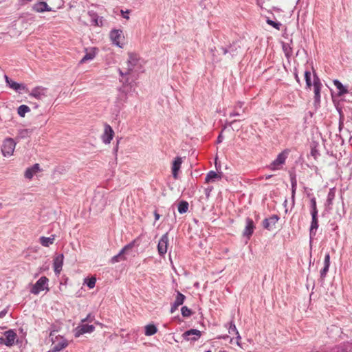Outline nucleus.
Segmentation results:
<instances>
[{"instance_id":"obj_1","label":"nucleus","mask_w":352,"mask_h":352,"mask_svg":"<svg viewBox=\"0 0 352 352\" xmlns=\"http://www.w3.org/2000/svg\"><path fill=\"white\" fill-rule=\"evenodd\" d=\"M142 60H140L138 55L135 53H129V59L126 62L127 71L126 74H131L133 72H142Z\"/></svg>"},{"instance_id":"obj_2","label":"nucleus","mask_w":352,"mask_h":352,"mask_svg":"<svg viewBox=\"0 0 352 352\" xmlns=\"http://www.w3.org/2000/svg\"><path fill=\"white\" fill-rule=\"evenodd\" d=\"M54 331H52L50 334V338L52 342V349L54 352H59L63 349H65L69 343L68 341L62 336H58L54 338Z\"/></svg>"},{"instance_id":"obj_3","label":"nucleus","mask_w":352,"mask_h":352,"mask_svg":"<svg viewBox=\"0 0 352 352\" xmlns=\"http://www.w3.org/2000/svg\"><path fill=\"white\" fill-rule=\"evenodd\" d=\"M49 279L46 276L41 277L36 283L31 288V293L35 295L38 294L41 292L46 289L49 290L48 288Z\"/></svg>"},{"instance_id":"obj_4","label":"nucleus","mask_w":352,"mask_h":352,"mask_svg":"<svg viewBox=\"0 0 352 352\" xmlns=\"http://www.w3.org/2000/svg\"><path fill=\"white\" fill-rule=\"evenodd\" d=\"M16 146L14 139L8 138L4 140L1 146V152L4 157H10L13 154Z\"/></svg>"},{"instance_id":"obj_5","label":"nucleus","mask_w":352,"mask_h":352,"mask_svg":"<svg viewBox=\"0 0 352 352\" xmlns=\"http://www.w3.org/2000/svg\"><path fill=\"white\" fill-rule=\"evenodd\" d=\"M287 155L288 152L287 151H284L279 153L277 157L270 164L269 168L272 170H279L280 166L285 164Z\"/></svg>"},{"instance_id":"obj_6","label":"nucleus","mask_w":352,"mask_h":352,"mask_svg":"<svg viewBox=\"0 0 352 352\" xmlns=\"http://www.w3.org/2000/svg\"><path fill=\"white\" fill-rule=\"evenodd\" d=\"M16 334L13 330H8L4 333V336L0 337V344L11 346L14 344Z\"/></svg>"},{"instance_id":"obj_7","label":"nucleus","mask_w":352,"mask_h":352,"mask_svg":"<svg viewBox=\"0 0 352 352\" xmlns=\"http://www.w3.org/2000/svg\"><path fill=\"white\" fill-rule=\"evenodd\" d=\"M314 104L315 105L319 104L320 102V91L322 87V84L320 82V78L316 75H314Z\"/></svg>"},{"instance_id":"obj_8","label":"nucleus","mask_w":352,"mask_h":352,"mask_svg":"<svg viewBox=\"0 0 352 352\" xmlns=\"http://www.w3.org/2000/svg\"><path fill=\"white\" fill-rule=\"evenodd\" d=\"M168 244V235L166 233L160 238L157 244V251L160 256H164L166 252Z\"/></svg>"},{"instance_id":"obj_9","label":"nucleus","mask_w":352,"mask_h":352,"mask_svg":"<svg viewBox=\"0 0 352 352\" xmlns=\"http://www.w3.org/2000/svg\"><path fill=\"white\" fill-rule=\"evenodd\" d=\"M201 336L200 331L197 329H190L182 334V337L187 341L195 342L198 340Z\"/></svg>"},{"instance_id":"obj_10","label":"nucleus","mask_w":352,"mask_h":352,"mask_svg":"<svg viewBox=\"0 0 352 352\" xmlns=\"http://www.w3.org/2000/svg\"><path fill=\"white\" fill-rule=\"evenodd\" d=\"M94 329L95 327L94 325L82 323L76 328L75 336L79 337L84 333H91Z\"/></svg>"},{"instance_id":"obj_11","label":"nucleus","mask_w":352,"mask_h":352,"mask_svg":"<svg viewBox=\"0 0 352 352\" xmlns=\"http://www.w3.org/2000/svg\"><path fill=\"white\" fill-rule=\"evenodd\" d=\"M47 89L43 87H36L32 89L30 96L38 100H43L47 97Z\"/></svg>"},{"instance_id":"obj_12","label":"nucleus","mask_w":352,"mask_h":352,"mask_svg":"<svg viewBox=\"0 0 352 352\" xmlns=\"http://www.w3.org/2000/svg\"><path fill=\"white\" fill-rule=\"evenodd\" d=\"M5 79L7 85L10 88L14 89L16 91L21 92V91H24L25 92L28 91V89L26 86L23 84L18 83L11 79H10L7 76H5Z\"/></svg>"},{"instance_id":"obj_13","label":"nucleus","mask_w":352,"mask_h":352,"mask_svg":"<svg viewBox=\"0 0 352 352\" xmlns=\"http://www.w3.org/2000/svg\"><path fill=\"white\" fill-rule=\"evenodd\" d=\"M114 135V131L111 126L109 125L108 124H105L104 129V133L102 135V142L107 144H109L113 139Z\"/></svg>"},{"instance_id":"obj_14","label":"nucleus","mask_w":352,"mask_h":352,"mask_svg":"<svg viewBox=\"0 0 352 352\" xmlns=\"http://www.w3.org/2000/svg\"><path fill=\"white\" fill-rule=\"evenodd\" d=\"M63 258H64V256H63V254L57 255L54 258L53 267H54V272L56 275H59L62 270V267H63Z\"/></svg>"},{"instance_id":"obj_15","label":"nucleus","mask_w":352,"mask_h":352,"mask_svg":"<svg viewBox=\"0 0 352 352\" xmlns=\"http://www.w3.org/2000/svg\"><path fill=\"white\" fill-rule=\"evenodd\" d=\"M245 221H246V226L243 230V236L250 239L254 232L255 226H254L253 220L250 218H247Z\"/></svg>"},{"instance_id":"obj_16","label":"nucleus","mask_w":352,"mask_h":352,"mask_svg":"<svg viewBox=\"0 0 352 352\" xmlns=\"http://www.w3.org/2000/svg\"><path fill=\"white\" fill-rule=\"evenodd\" d=\"M88 15L90 18V22L91 25L95 26H102V20L103 18L102 16H99L96 12L93 10L88 12Z\"/></svg>"},{"instance_id":"obj_17","label":"nucleus","mask_w":352,"mask_h":352,"mask_svg":"<svg viewBox=\"0 0 352 352\" xmlns=\"http://www.w3.org/2000/svg\"><path fill=\"white\" fill-rule=\"evenodd\" d=\"M278 216L274 214L270 218L265 219L263 221V226L265 229L271 230L273 226L278 222Z\"/></svg>"},{"instance_id":"obj_18","label":"nucleus","mask_w":352,"mask_h":352,"mask_svg":"<svg viewBox=\"0 0 352 352\" xmlns=\"http://www.w3.org/2000/svg\"><path fill=\"white\" fill-rule=\"evenodd\" d=\"M132 247H133L132 244H129V245H126L125 247H124L118 254L115 255L114 256H113L111 258V263H116L120 261L124 260L125 258L124 256V254L126 252V250L131 249Z\"/></svg>"},{"instance_id":"obj_19","label":"nucleus","mask_w":352,"mask_h":352,"mask_svg":"<svg viewBox=\"0 0 352 352\" xmlns=\"http://www.w3.org/2000/svg\"><path fill=\"white\" fill-rule=\"evenodd\" d=\"M185 298L186 297L184 294L177 292L176 298L170 308L171 314L174 313L177 309L178 307L184 303Z\"/></svg>"},{"instance_id":"obj_20","label":"nucleus","mask_w":352,"mask_h":352,"mask_svg":"<svg viewBox=\"0 0 352 352\" xmlns=\"http://www.w3.org/2000/svg\"><path fill=\"white\" fill-rule=\"evenodd\" d=\"M122 37V31L120 30H113L110 32V38L113 43L121 47L120 45V39Z\"/></svg>"},{"instance_id":"obj_21","label":"nucleus","mask_w":352,"mask_h":352,"mask_svg":"<svg viewBox=\"0 0 352 352\" xmlns=\"http://www.w3.org/2000/svg\"><path fill=\"white\" fill-rule=\"evenodd\" d=\"M346 124L347 127L344 128L343 122L341 120L340 121L339 131H340V133H341L340 138L342 139V142H344V137L346 138L348 136L347 133H349L350 129H352V127H350V126H349V125H351V123L347 122L346 123Z\"/></svg>"},{"instance_id":"obj_22","label":"nucleus","mask_w":352,"mask_h":352,"mask_svg":"<svg viewBox=\"0 0 352 352\" xmlns=\"http://www.w3.org/2000/svg\"><path fill=\"white\" fill-rule=\"evenodd\" d=\"M222 177V173H216L214 170H210L208 173L205 181L206 183L214 182L217 180H220Z\"/></svg>"},{"instance_id":"obj_23","label":"nucleus","mask_w":352,"mask_h":352,"mask_svg":"<svg viewBox=\"0 0 352 352\" xmlns=\"http://www.w3.org/2000/svg\"><path fill=\"white\" fill-rule=\"evenodd\" d=\"M182 163V160L180 157H177L175 158L173 166H172V173L174 178L177 177L178 171L181 168V165Z\"/></svg>"},{"instance_id":"obj_24","label":"nucleus","mask_w":352,"mask_h":352,"mask_svg":"<svg viewBox=\"0 0 352 352\" xmlns=\"http://www.w3.org/2000/svg\"><path fill=\"white\" fill-rule=\"evenodd\" d=\"M240 47V46L236 43H233L230 45L228 48L222 47L223 54H227L229 53L232 57L236 56L237 54V50Z\"/></svg>"},{"instance_id":"obj_25","label":"nucleus","mask_w":352,"mask_h":352,"mask_svg":"<svg viewBox=\"0 0 352 352\" xmlns=\"http://www.w3.org/2000/svg\"><path fill=\"white\" fill-rule=\"evenodd\" d=\"M40 170V166L38 164H34L32 167L28 168L25 172V177L27 179H32L36 173Z\"/></svg>"},{"instance_id":"obj_26","label":"nucleus","mask_w":352,"mask_h":352,"mask_svg":"<svg viewBox=\"0 0 352 352\" xmlns=\"http://www.w3.org/2000/svg\"><path fill=\"white\" fill-rule=\"evenodd\" d=\"M33 10L37 12H43L45 11H51V8H49L47 3L44 1H40L35 3L33 6Z\"/></svg>"},{"instance_id":"obj_27","label":"nucleus","mask_w":352,"mask_h":352,"mask_svg":"<svg viewBox=\"0 0 352 352\" xmlns=\"http://www.w3.org/2000/svg\"><path fill=\"white\" fill-rule=\"evenodd\" d=\"M96 48H91L89 51L87 50L85 55L80 60V63L83 64L89 60H93L96 55Z\"/></svg>"},{"instance_id":"obj_28","label":"nucleus","mask_w":352,"mask_h":352,"mask_svg":"<svg viewBox=\"0 0 352 352\" xmlns=\"http://www.w3.org/2000/svg\"><path fill=\"white\" fill-rule=\"evenodd\" d=\"M333 84L338 90V95L339 96H342L348 93L347 89L338 80H334Z\"/></svg>"},{"instance_id":"obj_29","label":"nucleus","mask_w":352,"mask_h":352,"mask_svg":"<svg viewBox=\"0 0 352 352\" xmlns=\"http://www.w3.org/2000/svg\"><path fill=\"white\" fill-rule=\"evenodd\" d=\"M318 228V218H311V226L309 230L310 238H313L316 233V230Z\"/></svg>"},{"instance_id":"obj_30","label":"nucleus","mask_w":352,"mask_h":352,"mask_svg":"<svg viewBox=\"0 0 352 352\" xmlns=\"http://www.w3.org/2000/svg\"><path fill=\"white\" fill-rule=\"evenodd\" d=\"M55 240L54 236L50 237L41 236L39 239L40 243L44 247H49L53 244Z\"/></svg>"},{"instance_id":"obj_31","label":"nucleus","mask_w":352,"mask_h":352,"mask_svg":"<svg viewBox=\"0 0 352 352\" xmlns=\"http://www.w3.org/2000/svg\"><path fill=\"white\" fill-rule=\"evenodd\" d=\"M228 332L230 334L236 335V339H237L236 343L239 346H240L239 340L241 339V337L239 331H237V329L233 322H230V327L228 329Z\"/></svg>"},{"instance_id":"obj_32","label":"nucleus","mask_w":352,"mask_h":352,"mask_svg":"<svg viewBox=\"0 0 352 352\" xmlns=\"http://www.w3.org/2000/svg\"><path fill=\"white\" fill-rule=\"evenodd\" d=\"M118 91L120 92L118 95V100L120 102H125L126 100V92L127 90L126 89V85H123L122 87L118 89Z\"/></svg>"},{"instance_id":"obj_33","label":"nucleus","mask_w":352,"mask_h":352,"mask_svg":"<svg viewBox=\"0 0 352 352\" xmlns=\"http://www.w3.org/2000/svg\"><path fill=\"white\" fill-rule=\"evenodd\" d=\"M291 186H292V200L294 203L295 194L297 188V181L295 175H291Z\"/></svg>"},{"instance_id":"obj_34","label":"nucleus","mask_w":352,"mask_h":352,"mask_svg":"<svg viewBox=\"0 0 352 352\" xmlns=\"http://www.w3.org/2000/svg\"><path fill=\"white\" fill-rule=\"evenodd\" d=\"M243 104L244 103L243 102L238 101L234 106V111L230 113V116L234 117V116H241V113L239 111V109L243 108Z\"/></svg>"},{"instance_id":"obj_35","label":"nucleus","mask_w":352,"mask_h":352,"mask_svg":"<svg viewBox=\"0 0 352 352\" xmlns=\"http://www.w3.org/2000/svg\"><path fill=\"white\" fill-rule=\"evenodd\" d=\"M157 331V327L154 324H148L145 327V335L151 336L156 333Z\"/></svg>"},{"instance_id":"obj_36","label":"nucleus","mask_w":352,"mask_h":352,"mask_svg":"<svg viewBox=\"0 0 352 352\" xmlns=\"http://www.w3.org/2000/svg\"><path fill=\"white\" fill-rule=\"evenodd\" d=\"M336 197V189L334 188H331L329 191L327 198V205L330 206L333 204V201Z\"/></svg>"},{"instance_id":"obj_37","label":"nucleus","mask_w":352,"mask_h":352,"mask_svg":"<svg viewBox=\"0 0 352 352\" xmlns=\"http://www.w3.org/2000/svg\"><path fill=\"white\" fill-rule=\"evenodd\" d=\"M30 111V107L25 104L20 105L17 109L18 114L23 118L25 117V114Z\"/></svg>"},{"instance_id":"obj_38","label":"nucleus","mask_w":352,"mask_h":352,"mask_svg":"<svg viewBox=\"0 0 352 352\" xmlns=\"http://www.w3.org/2000/svg\"><path fill=\"white\" fill-rule=\"evenodd\" d=\"M188 203L186 201H182L178 204V212L180 214L185 213L188 211Z\"/></svg>"},{"instance_id":"obj_39","label":"nucleus","mask_w":352,"mask_h":352,"mask_svg":"<svg viewBox=\"0 0 352 352\" xmlns=\"http://www.w3.org/2000/svg\"><path fill=\"white\" fill-rule=\"evenodd\" d=\"M30 131L29 129L19 130L16 136L17 139H23L29 136Z\"/></svg>"},{"instance_id":"obj_40","label":"nucleus","mask_w":352,"mask_h":352,"mask_svg":"<svg viewBox=\"0 0 352 352\" xmlns=\"http://www.w3.org/2000/svg\"><path fill=\"white\" fill-rule=\"evenodd\" d=\"M305 80L306 82L307 87L310 89L311 85V72L309 71H305Z\"/></svg>"},{"instance_id":"obj_41","label":"nucleus","mask_w":352,"mask_h":352,"mask_svg":"<svg viewBox=\"0 0 352 352\" xmlns=\"http://www.w3.org/2000/svg\"><path fill=\"white\" fill-rule=\"evenodd\" d=\"M181 311L184 317H189L192 314L191 310L186 306L182 307Z\"/></svg>"},{"instance_id":"obj_42","label":"nucleus","mask_w":352,"mask_h":352,"mask_svg":"<svg viewBox=\"0 0 352 352\" xmlns=\"http://www.w3.org/2000/svg\"><path fill=\"white\" fill-rule=\"evenodd\" d=\"M96 282V278L91 277L87 280V281L86 282V284L89 288L92 289L95 287Z\"/></svg>"},{"instance_id":"obj_43","label":"nucleus","mask_w":352,"mask_h":352,"mask_svg":"<svg viewBox=\"0 0 352 352\" xmlns=\"http://www.w3.org/2000/svg\"><path fill=\"white\" fill-rule=\"evenodd\" d=\"M267 24L272 25V27H274V28H276V30H280V27L281 26V23H278V22H275L271 19H267Z\"/></svg>"},{"instance_id":"obj_44","label":"nucleus","mask_w":352,"mask_h":352,"mask_svg":"<svg viewBox=\"0 0 352 352\" xmlns=\"http://www.w3.org/2000/svg\"><path fill=\"white\" fill-rule=\"evenodd\" d=\"M329 266L324 265L323 268L320 270V272L321 278L324 279L326 277L327 274L329 271Z\"/></svg>"},{"instance_id":"obj_45","label":"nucleus","mask_w":352,"mask_h":352,"mask_svg":"<svg viewBox=\"0 0 352 352\" xmlns=\"http://www.w3.org/2000/svg\"><path fill=\"white\" fill-rule=\"evenodd\" d=\"M94 320V316L91 314H88L87 316L81 320V323H85V322H92Z\"/></svg>"},{"instance_id":"obj_46","label":"nucleus","mask_w":352,"mask_h":352,"mask_svg":"<svg viewBox=\"0 0 352 352\" xmlns=\"http://www.w3.org/2000/svg\"><path fill=\"white\" fill-rule=\"evenodd\" d=\"M311 210H318L316 206V200L315 197L311 199Z\"/></svg>"},{"instance_id":"obj_47","label":"nucleus","mask_w":352,"mask_h":352,"mask_svg":"<svg viewBox=\"0 0 352 352\" xmlns=\"http://www.w3.org/2000/svg\"><path fill=\"white\" fill-rule=\"evenodd\" d=\"M324 265H330V255L329 253H327L324 259Z\"/></svg>"},{"instance_id":"obj_48","label":"nucleus","mask_w":352,"mask_h":352,"mask_svg":"<svg viewBox=\"0 0 352 352\" xmlns=\"http://www.w3.org/2000/svg\"><path fill=\"white\" fill-rule=\"evenodd\" d=\"M311 218H318V210H311Z\"/></svg>"},{"instance_id":"obj_49","label":"nucleus","mask_w":352,"mask_h":352,"mask_svg":"<svg viewBox=\"0 0 352 352\" xmlns=\"http://www.w3.org/2000/svg\"><path fill=\"white\" fill-rule=\"evenodd\" d=\"M121 12H122V16L124 18V19H128L129 18V11L126 10L125 12H124L123 10H121Z\"/></svg>"},{"instance_id":"obj_50","label":"nucleus","mask_w":352,"mask_h":352,"mask_svg":"<svg viewBox=\"0 0 352 352\" xmlns=\"http://www.w3.org/2000/svg\"><path fill=\"white\" fill-rule=\"evenodd\" d=\"M223 140V135H222V132L219 135L218 138H217V144H219L221 142H222Z\"/></svg>"},{"instance_id":"obj_51","label":"nucleus","mask_w":352,"mask_h":352,"mask_svg":"<svg viewBox=\"0 0 352 352\" xmlns=\"http://www.w3.org/2000/svg\"><path fill=\"white\" fill-rule=\"evenodd\" d=\"M7 314V311L6 310H3L1 311H0V318H3Z\"/></svg>"},{"instance_id":"obj_52","label":"nucleus","mask_w":352,"mask_h":352,"mask_svg":"<svg viewBox=\"0 0 352 352\" xmlns=\"http://www.w3.org/2000/svg\"><path fill=\"white\" fill-rule=\"evenodd\" d=\"M154 215H155V220L156 221L159 220L160 215L156 211L154 212Z\"/></svg>"},{"instance_id":"obj_53","label":"nucleus","mask_w":352,"mask_h":352,"mask_svg":"<svg viewBox=\"0 0 352 352\" xmlns=\"http://www.w3.org/2000/svg\"><path fill=\"white\" fill-rule=\"evenodd\" d=\"M119 74L121 76H124L125 75H127L128 74H126V72H123L120 69H118Z\"/></svg>"},{"instance_id":"obj_54","label":"nucleus","mask_w":352,"mask_h":352,"mask_svg":"<svg viewBox=\"0 0 352 352\" xmlns=\"http://www.w3.org/2000/svg\"><path fill=\"white\" fill-rule=\"evenodd\" d=\"M272 177V175H266V176H265V179H270Z\"/></svg>"},{"instance_id":"obj_55","label":"nucleus","mask_w":352,"mask_h":352,"mask_svg":"<svg viewBox=\"0 0 352 352\" xmlns=\"http://www.w3.org/2000/svg\"><path fill=\"white\" fill-rule=\"evenodd\" d=\"M211 52L212 53V56H213V57H214L213 60H215V59H214V50H213V49H211Z\"/></svg>"},{"instance_id":"obj_56","label":"nucleus","mask_w":352,"mask_h":352,"mask_svg":"<svg viewBox=\"0 0 352 352\" xmlns=\"http://www.w3.org/2000/svg\"><path fill=\"white\" fill-rule=\"evenodd\" d=\"M236 122V120H234L233 121H232L230 123V125H232V124H234V122Z\"/></svg>"},{"instance_id":"obj_57","label":"nucleus","mask_w":352,"mask_h":352,"mask_svg":"<svg viewBox=\"0 0 352 352\" xmlns=\"http://www.w3.org/2000/svg\"><path fill=\"white\" fill-rule=\"evenodd\" d=\"M349 142H351V139H352V136H351L350 134H349Z\"/></svg>"},{"instance_id":"obj_58","label":"nucleus","mask_w":352,"mask_h":352,"mask_svg":"<svg viewBox=\"0 0 352 352\" xmlns=\"http://www.w3.org/2000/svg\"><path fill=\"white\" fill-rule=\"evenodd\" d=\"M245 110H246V108H243V109H242V112H243V113H245Z\"/></svg>"},{"instance_id":"obj_59","label":"nucleus","mask_w":352,"mask_h":352,"mask_svg":"<svg viewBox=\"0 0 352 352\" xmlns=\"http://www.w3.org/2000/svg\"><path fill=\"white\" fill-rule=\"evenodd\" d=\"M296 79L297 80V81H299V80H298V76H297V75H296Z\"/></svg>"},{"instance_id":"obj_60","label":"nucleus","mask_w":352,"mask_h":352,"mask_svg":"<svg viewBox=\"0 0 352 352\" xmlns=\"http://www.w3.org/2000/svg\"><path fill=\"white\" fill-rule=\"evenodd\" d=\"M47 352H54V351H53V349H50V351H48Z\"/></svg>"},{"instance_id":"obj_61","label":"nucleus","mask_w":352,"mask_h":352,"mask_svg":"<svg viewBox=\"0 0 352 352\" xmlns=\"http://www.w3.org/2000/svg\"><path fill=\"white\" fill-rule=\"evenodd\" d=\"M349 167L352 169V163L349 164Z\"/></svg>"},{"instance_id":"obj_62","label":"nucleus","mask_w":352,"mask_h":352,"mask_svg":"<svg viewBox=\"0 0 352 352\" xmlns=\"http://www.w3.org/2000/svg\"><path fill=\"white\" fill-rule=\"evenodd\" d=\"M206 352H211V351H206Z\"/></svg>"}]
</instances>
